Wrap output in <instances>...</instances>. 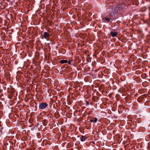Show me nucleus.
Wrapping results in <instances>:
<instances>
[{
  "mask_svg": "<svg viewBox=\"0 0 150 150\" xmlns=\"http://www.w3.org/2000/svg\"><path fill=\"white\" fill-rule=\"evenodd\" d=\"M86 138L85 136H82L81 137V140L82 142H83V141L86 140Z\"/></svg>",
  "mask_w": 150,
  "mask_h": 150,
  "instance_id": "obj_6",
  "label": "nucleus"
},
{
  "mask_svg": "<svg viewBox=\"0 0 150 150\" xmlns=\"http://www.w3.org/2000/svg\"><path fill=\"white\" fill-rule=\"evenodd\" d=\"M50 34L47 32H45L44 33L43 36L44 38L47 39V38L49 37Z\"/></svg>",
  "mask_w": 150,
  "mask_h": 150,
  "instance_id": "obj_2",
  "label": "nucleus"
},
{
  "mask_svg": "<svg viewBox=\"0 0 150 150\" xmlns=\"http://www.w3.org/2000/svg\"><path fill=\"white\" fill-rule=\"evenodd\" d=\"M105 19L106 20L108 21H109L110 20V19L109 18H105Z\"/></svg>",
  "mask_w": 150,
  "mask_h": 150,
  "instance_id": "obj_8",
  "label": "nucleus"
},
{
  "mask_svg": "<svg viewBox=\"0 0 150 150\" xmlns=\"http://www.w3.org/2000/svg\"><path fill=\"white\" fill-rule=\"evenodd\" d=\"M145 96L144 95L141 96L139 97L137 99L138 101L139 102H141L142 101L143 99L145 97Z\"/></svg>",
  "mask_w": 150,
  "mask_h": 150,
  "instance_id": "obj_3",
  "label": "nucleus"
},
{
  "mask_svg": "<svg viewBox=\"0 0 150 150\" xmlns=\"http://www.w3.org/2000/svg\"><path fill=\"white\" fill-rule=\"evenodd\" d=\"M47 104L46 103H42L39 104V109H45L47 106Z\"/></svg>",
  "mask_w": 150,
  "mask_h": 150,
  "instance_id": "obj_1",
  "label": "nucleus"
},
{
  "mask_svg": "<svg viewBox=\"0 0 150 150\" xmlns=\"http://www.w3.org/2000/svg\"><path fill=\"white\" fill-rule=\"evenodd\" d=\"M98 120V119L97 118H93L90 121L91 122H96Z\"/></svg>",
  "mask_w": 150,
  "mask_h": 150,
  "instance_id": "obj_5",
  "label": "nucleus"
},
{
  "mask_svg": "<svg viewBox=\"0 0 150 150\" xmlns=\"http://www.w3.org/2000/svg\"><path fill=\"white\" fill-rule=\"evenodd\" d=\"M60 62L61 64H64L68 62V61L66 60H62L60 61Z\"/></svg>",
  "mask_w": 150,
  "mask_h": 150,
  "instance_id": "obj_7",
  "label": "nucleus"
},
{
  "mask_svg": "<svg viewBox=\"0 0 150 150\" xmlns=\"http://www.w3.org/2000/svg\"><path fill=\"white\" fill-rule=\"evenodd\" d=\"M110 34L112 37H116L117 34V33L116 32H111Z\"/></svg>",
  "mask_w": 150,
  "mask_h": 150,
  "instance_id": "obj_4",
  "label": "nucleus"
},
{
  "mask_svg": "<svg viewBox=\"0 0 150 150\" xmlns=\"http://www.w3.org/2000/svg\"><path fill=\"white\" fill-rule=\"evenodd\" d=\"M68 62V64H71V62L70 61H69V62Z\"/></svg>",
  "mask_w": 150,
  "mask_h": 150,
  "instance_id": "obj_9",
  "label": "nucleus"
}]
</instances>
